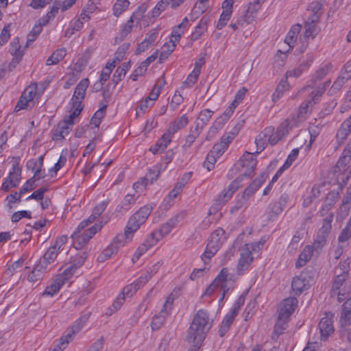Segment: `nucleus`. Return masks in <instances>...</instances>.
Returning a JSON list of instances; mask_svg holds the SVG:
<instances>
[{"mask_svg":"<svg viewBox=\"0 0 351 351\" xmlns=\"http://www.w3.org/2000/svg\"><path fill=\"white\" fill-rule=\"evenodd\" d=\"M351 237V226L350 224L347 223L346 226L344 229L341 232L338 240L339 242H345L348 241Z\"/></svg>","mask_w":351,"mask_h":351,"instance_id":"nucleus-64","label":"nucleus"},{"mask_svg":"<svg viewBox=\"0 0 351 351\" xmlns=\"http://www.w3.org/2000/svg\"><path fill=\"white\" fill-rule=\"evenodd\" d=\"M87 226V221H82L71 235V238L75 241L74 245L76 249L81 248L83 245L87 243L93 235H95L97 231L101 230L102 227L101 224L96 223L88 228L85 232L80 234L81 230Z\"/></svg>","mask_w":351,"mask_h":351,"instance_id":"nucleus-4","label":"nucleus"},{"mask_svg":"<svg viewBox=\"0 0 351 351\" xmlns=\"http://www.w3.org/2000/svg\"><path fill=\"white\" fill-rule=\"evenodd\" d=\"M66 51L64 48L58 49L47 60V65H53L58 64L66 56Z\"/></svg>","mask_w":351,"mask_h":351,"instance_id":"nucleus-34","label":"nucleus"},{"mask_svg":"<svg viewBox=\"0 0 351 351\" xmlns=\"http://www.w3.org/2000/svg\"><path fill=\"white\" fill-rule=\"evenodd\" d=\"M327 237L323 235L317 234L316 239L311 247H313L315 252L319 253L326 243Z\"/></svg>","mask_w":351,"mask_h":351,"instance_id":"nucleus-52","label":"nucleus"},{"mask_svg":"<svg viewBox=\"0 0 351 351\" xmlns=\"http://www.w3.org/2000/svg\"><path fill=\"white\" fill-rule=\"evenodd\" d=\"M21 179V168L17 162L12 166V171L10 172L8 176L4 180L1 189L3 191H8L12 188L17 187Z\"/></svg>","mask_w":351,"mask_h":351,"instance_id":"nucleus-10","label":"nucleus"},{"mask_svg":"<svg viewBox=\"0 0 351 351\" xmlns=\"http://www.w3.org/2000/svg\"><path fill=\"white\" fill-rule=\"evenodd\" d=\"M199 74V66L197 65L195 66L193 71L188 75L184 84L189 86H193L197 82Z\"/></svg>","mask_w":351,"mask_h":351,"instance_id":"nucleus-55","label":"nucleus"},{"mask_svg":"<svg viewBox=\"0 0 351 351\" xmlns=\"http://www.w3.org/2000/svg\"><path fill=\"white\" fill-rule=\"evenodd\" d=\"M159 265L156 264L152 267V268H149V271H147L145 274L141 275L138 280L134 282V285L138 286V289L144 286L153 276V275L156 272Z\"/></svg>","mask_w":351,"mask_h":351,"instance_id":"nucleus-30","label":"nucleus"},{"mask_svg":"<svg viewBox=\"0 0 351 351\" xmlns=\"http://www.w3.org/2000/svg\"><path fill=\"white\" fill-rule=\"evenodd\" d=\"M133 26V21L132 18H130L127 23L123 26L122 29L119 33V40L120 41L123 40L128 34H130L132 31Z\"/></svg>","mask_w":351,"mask_h":351,"instance_id":"nucleus-57","label":"nucleus"},{"mask_svg":"<svg viewBox=\"0 0 351 351\" xmlns=\"http://www.w3.org/2000/svg\"><path fill=\"white\" fill-rule=\"evenodd\" d=\"M184 29L183 28L182 25H178L176 26L171 35L170 40L172 43H176V42H178L181 36L184 34Z\"/></svg>","mask_w":351,"mask_h":351,"instance_id":"nucleus-54","label":"nucleus"},{"mask_svg":"<svg viewBox=\"0 0 351 351\" xmlns=\"http://www.w3.org/2000/svg\"><path fill=\"white\" fill-rule=\"evenodd\" d=\"M169 5H171L170 0H160L152 10V16L157 17L164 11Z\"/></svg>","mask_w":351,"mask_h":351,"instance_id":"nucleus-48","label":"nucleus"},{"mask_svg":"<svg viewBox=\"0 0 351 351\" xmlns=\"http://www.w3.org/2000/svg\"><path fill=\"white\" fill-rule=\"evenodd\" d=\"M332 64L330 63L326 64L320 66L312 75L311 82L313 84L322 80L331 70Z\"/></svg>","mask_w":351,"mask_h":351,"instance_id":"nucleus-28","label":"nucleus"},{"mask_svg":"<svg viewBox=\"0 0 351 351\" xmlns=\"http://www.w3.org/2000/svg\"><path fill=\"white\" fill-rule=\"evenodd\" d=\"M212 326L213 321L210 320L208 313L204 310L198 311L193 317L186 336V341L193 344L188 351L199 350Z\"/></svg>","mask_w":351,"mask_h":351,"instance_id":"nucleus-1","label":"nucleus"},{"mask_svg":"<svg viewBox=\"0 0 351 351\" xmlns=\"http://www.w3.org/2000/svg\"><path fill=\"white\" fill-rule=\"evenodd\" d=\"M330 80H328L322 84L318 87V88L311 93V101L313 102V104H316L317 101L319 100V97H322L323 93L325 92L326 88L330 86Z\"/></svg>","mask_w":351,"mask_h":351,"instance_id":"nucleus-44","label":"nucleus"},{"mask_svg":"<svg viewBox=\"0 0 351 351\" xmlns=\"http://www.w3.org/2000/svg\"><path fill=\"white\" fill-rule=\"evenodd\" d=\"M351 132V118L348 117L341 124L339 129L337 130L336 137L338 141L345 140L349 134Z\"/></svg>","mask_w":351,"mask_h":351,"instance_id":"nucleus-29","label":"nucleus"},{"mask_svg":"<svg viewBox=\"0 0 351 351\" xmlns=\"http://www.w3.org/2000/svg\"><path fill=\"white\" fill-rule=\"evenodd\" d=\"M202 130H200L199 123H197L194 128L190 130L189 134L186 138L185 143L184 144V148H189L195 139L199 136Z\"/></svg>","mask_w":351,"mask_h":351,"instance_id":"nucleus-35","label":"nucleus"},{"mask_svg":"<svg viewBox=\"0 0 351 351\" xmlns=\"http://www.w3.org/2000/svg\"><path fill=\"white\" fill-rule=\"evenodd\" d=\"M128 0H118L113 7V13L116 16H119L129 6Z\"/></svg>","mask_w":351,"mask_h":351,"instance_id":"nucleus-46","label":"nucleus"},{"mask_svg":"<svg viewBox=\"0 0 351 351\" xmlns=\"http://www.w3.org/2000/svg\"><path fill=\"white\" fill-rule=\"evenodd\" d=\"M207 28V20L202 19L196 27L195 31L192 33L191 39L197 40Z\"/></svg>","mask_w":351,"mask_h":351,"instance_id":"nucleus-45","label":"nucleus"},{"mask_svg":"<svg viewBox=\"0 0 351 351\" xmlns=\"http://www.w3.org/2000/svg\"><path fill=\"white\" fill-rule=\"evenodd\" d=\"M225 240V232L223 229L218 228L212 232L206 250L201 256L202 260L205 264H207L210 258L217 253Z\"/></svg>","mask_w":351,"mask_h":351,"instance_id":"nucleus-3","label":"nucleus"},{"mask_svg":"<svg viewBox=\"0 0 351 351\" xmlns=\"http://www.w3.org/2000/svg\"><path fill=\"white\" fill-rule=\"evenodd\" d=\"M228 276V269L223 268L218 276L215 278L212 283L206 288L204 294L210 295L217 287H221L222 285L227 282Z\"/></svg>","mask_w":351,"mask_h":351,"instance_id":"nucleus-15","label":"nucleus"},{"mask_svg":"<svg viewBox=\"0 0 351 351\" xmlns=\"http://www.w3.org/2000/svg\"><path fill=\"white\" fill-rule=\"evenodd\" d=\"M160 172L159 171H150L145 177L141 180V181H138L134 184L133 188L134 189H139L141 186L142 188H145L149 182L152 183L153 181L156 180Z\"/></svg>","mask_w":351,"mask_h":351,"instance_id":"nucleus-32","label":"nucleus"},{"mask_svg":"<svg viewBox=\"0 0 351 351\" xmlns=\"http://www.w3.org/2000/svg\"><path fill=\"white\" fill-rule=\"evenodd\" d=\"M234 319H232V315H226L224 319L223 320L219 330V336L223 337L229 330L230 325L233 322Z\"/></svg>","mask_w":351,"mask_h":351,"instance_id":"nucleus-50","label":"nucleus"},{"mask_svg":"<svg viewBox=\"0 0 351 351\" xmlns=\"http://www.w3.org/2000/svg\"><path fill=\"white\" fill-rule=\"evenodd\" d=\"M21 46L18 37L14 38L10 44V52L14 56L12 63L18 64L21 61L23 53L21 50Z\"/></svg>","mask_w":351,"mask_h":351,"instance_id":"nucleus-24","label":"nucleus"},{"mask_svg":"<svg viewBox=\"0 0 351 351\" xmlns=\"http://www.w3.org/2000/svg\"><path fill=\"white\" fill-rule=\"evenodd\" d=\"M306 274L302 273L300 276L293 278L291 287L297 294H300L308 286V280H306Z\"/></svg>","mask_w":351,"mask_h":351,"instance_id":"nucleus-20","label":"nucleus"},{"mask_svg":"<svg viewBox=\"0 0 351 351\" xmlns=\"http://www.w3.org/2000/svg\"><path fill=\"white\" fill-rule=\"evenodd\" d=\"M333 317L334 315L332 313L328 312L325 313L324 317L319 321L320 339L323 341H327L329 337L335 332Z\"/></svg>","mask_w":351,"mask_h":351,"instance_id":"nucleus-8","label":"nucleus"},{"mask_svg":"<svg viewBox=\"0 0 351 351\" xmlns=\"http://www.w3.org/2000/svg\"><path fill=\"white\" fill-rule=\"evenodd\" d=\"M136 202V198L134 195L128 194L125 196L124 199L121 203L120 208L118 210L119 211H122V210H128L130 209L131 205L134 204Z\"/></svg>","mask_w":351,"mask_h":351,"instance_id":"nucleus-47","label":"nucleus"},{"mask_svg":"<svg viewBox=\"0 0 351 351\" xmlns=\"http://www.w3.org/2000/svg\"><path fill=\"white\" fill-rule=\"evenodd\" d=\"M333 219V214L330 213L325 219L323 220L322 226L319 230L317 234L323 235L326 237H328L332 229V221Z\"/></svg>","mask_w":351,"mask_h":351,"instance_id":"nucleus-38","label":"nucleus"},{"mask_svg":"<svg viewBox=\"0 0 351 351\" xmlns=\"http://www.w3.org/2000/svg\"><path fill=\"white\" fill-rule=\"evenodd\" d=\"M337 276L332 284V290H338L346 280L348 276L346 274H336Z\"/></svg>","mask_w":351,"mask_h":351,"instance_id":"nucleus-58","label":"nucleus"},{"mask_svg":"<svg viewBox=\"0 0 351 351\" xmlns=\"http://www.w3.org/2000/svg\"><path fill=\"white\" fill-rule=\"evenodd\" d=\"M341 332L345 334L347 332L348 339L351 341V311L350 313L343 311L340 319Z\"/></svg>","mask_w":351,"mask_h":351,"instance_id":"nucleus-22","label":"nucleus"},{"mask_svg":"<svg viewBox=\"0 0 351 351\" xmlns=\"http://www.w3.org/2000/svg\"><path fill=\"white\" fill-rule=\"evenodd\" d=\"M71 130V127H68L66 123L60 122L53 134L52 139L56 141H62L69 134Z\"/></svg>","mask_w":351,"mask_h":351,"instance_id":"nucleus-27","label":"nucleus"},{"mask_svg":"<svg viewBox=\"0 0 351 351\" xmlns=\"http://www.w3.org/2000/svg\"><path fill=\"white\" fill-rule=\"evenodd\" d=\"M274 136V127L269 126L261 131L255 139L256 145V153H260L267 147L268 144L274 145L277 143Z\"/></svg>","mask_w":351,"mask_h":351,"instance_id":"nucleus-7","label":"nucleus"},{"mask_svg":"<svg viewBox=\"0 0 351 351\" xmlns=\"http://www.w3.org/2000/svg\"><path fill=\"white\" fill-rule=\"evenodd\" d=\"M174 301V296L171 293L167 298L163 305V308L160 314L153 317L151 326L153 330L159 329L165 322L166 316L171 310L172 304Z\"/></svg>","mask_w":351,"mask_h":351,"instance_id":"nucleus-9","label":"nucleus"},{"mask_svg":"<svg viewBox=\"0 0 351 351\" xmlns=\"http://www.w3.org/2000/svg\"><path fill=\"white\" fill-rule=\"evenodd\" d=\"M324 0H313L308 5V11L312 13L320 14V10Z\"/></svg>","mask_w":351,"mask_h":351,"instance_id":"nucleus-61","label":"nucleus"},{"mask_svg":"<svg viewBox=\"0 0 351 351\" xmlns=\"http://www.w3.org/2000/svg\"><path fill=\"white\" fill-rule=\"evenodd\" d=\"M288 319L289 318L281 317L278 315L272 335L273 339H277L283 332L284 330L286 329Z\"/></svg>","mask_w":351,"mask_h":351,"instance_id":"nucleus-36","label":"nucleus"},{"mask_svg":"<svg viewBox=\"0 0 351 351\" xmlns=\"http://www.w3.org/2000/svg\"><path fill=\"white\" fill-rule=\"evenodd\" d=\"M257 161L254 158V154L245 152L242 157L234 165V169L241 171V176L239 177H251L254 174L255 167Z\"/></svg>","mask_w":351,"mask_h":351,"instance_id":"nucleus-5","label":"nucleus"},{"mask_svg":"<svg viewBox=\"0 0 351 351\" xmlns=\"http://www.w3.org/2000/svg\"><path fill=\"white\" fill-rule=\"evenodd\" d=\"M89 85L88 78L82 79L76 86L71 98L72 105L82 107V101L84 99L86 90Z\"/></svg>","mask_w":351,"mask_h":351,"instance_id":"nucleus-11","label":"nucleus"},{"mask_svg":"<svg viewBox=\"0 0 351 351\" xmlns=\"http://www.w3.org/2000/svg\"><path fill=\"white\" fill-rule=\"evenodd\" d=\"M172 136L173 135L170 134L169 131L167 130V132L157 141L155 146L150 148V151L154 154L163 151L171 141Z\"/></svg>","mask_w":351,"mask_h":351,"instance_id":"nucleus-21","label":"nucleus"},{"mask_svg":"<svg viewBox=\"0 0 351 351\" xmlns=\"http://www.w3.org/2000/svg\"><path fill=\"white\" fill-rule=\"evenodd\" d=\"M290 129V121L286 119L278 127L276 131L274 130V136L277 138V143L288 134Z\"/></svg>","mask_w":351,"mask_h":351,"instance_id":"nucleus-37","label":"nucleus"},{"mask_svg":"<svg viewBox=\"0 0 351 351\" xmlns=\"http://www.w3.org/2000/svg\"><path fill=\"white\" fill-rule=\"evenodd\" d=\"M315 250L313 247L307 245L299 256L298 260L295 263V267L300 268L303 267L311 258Z\"/></svg>","mask_w":351,"mask_h":351,"instance_id":"nucleus-26","label":"nucleus"},{"mask_svg":"<svg viewBox=\"0 0 351 351\" xmlns=\"http://www.w3.org/2000/svg\"><path fill=\"white\" fill-rule=\"evenodd\" d=\"M232 13L228 12L227 11H223L221 14L220 15L219 21L217 25V28L218 29H221L227 23V22L230 20L231 17Z\"/></svg>","mask_w":351,"mask_h":351,"instance_id":"nucleus-60","label":"nucleus"},{"mask_svg":"<svg viewBox=\"0 0 351 351\" xmlns=\"http://www.w3.org/2000/svg\"><path fill=\"white\" fill-rule=\"evenodd\" d=\"M259 245L257 243H247L241 249L237 267V271L239 275L243 274L249 268L254 259L252 256V251L255 250L256 247H258ZM261 245H263V243Z\"/></svg>","mask_w":351,"mask_h":351,"instance_id":"nucleus-6","label":"nucleus"},{"mask_svg":"<svg viewBox=\"0 0 351 351\" xmlns=\"http://www.w3.org/2000/svg\"><path fill=\"white\" fill-rule=\"evenodd\" d=\"M64 284V280L57 277L53 282L46 288L43 295L53 296L60 290Z\"/></svg>","mask_w":351,"mask_h":351,"instance_id":"nucleus-40","label":"nucleus"},{"mask_svg":"<svg viewBox=\"0 0 351 351\" xmlns=\"http://www.w3.org/2000/svg\"><path fill=\"white\" fill-rule=\"evenodd\" d=\"M301 30V25L299 24H296L292 26L291 29L287 34V36L285 38V42L289 45V48H292L293 47V44L296 41L298 34L300 33Z\"/></svg>","mask_w":351,"mask_h":351,"instance_id":"nucleus-33","label":"nucleus"},{"mask_svg":"<svg viewBox=\"0 0 351 351\" xmlns=\"http://www.w3.org/2000/svg\"><path fill=\"white\" fill-rule=\"evenodd\" d=\"M41 32V27L40 25H34L32 28V29L30 31V32L27 35V43L25 45V48L28 47L30 43H33L38 36Z\"/></svg>","mask_w":351,"mask_h":351,"instance_id":"nucleus-51","label":"nucleus"},{"mask_svg":"<svg viewBox=\"0 0 351 351\" xmlns=\"http://www.w3.org/2000/svg\"><path fill=\"white\" fill-rule=\"evenodd\" d=\"M186 217V213L182 211L171 219H169L165 223H164L159 229V234L160 238H163L166 235L169 234L172 229Z\"/></svg>","mask_w":351,"mask_h":351,"instance_id":"nucleus-14","label":"nucleus"},{"mask_svg":"<svg viewBox=\"0 0 351 351\" xmlns=\"http://www.w3.org/2000/svg\"><path fill=\"white\" fill-rule=\"evenodd\" d=\"M313 62V56H310L308 58V60L306 62H302L298 67L295 68L292 70L288 71L286 73L285 77L287 78L289 77H298L301 74L307 69L311 63Z\"/></svg>","mask_w":351,"mask_h":351,"instance_id":"nucleus-25","label":"nucleus"},{"mask_svg":"<svg viewBox=\"0 0 351 351\" xmlns=\"http://www.w3.org/2000/svg\"><path fill=\"white\" fill-rule=\"evenodd\" d=\"M156 234L157 233L156 232H152L145 241L138 247L133 255V262L138 260L144 253H145L150 247L155 245L162 239L160 238V236L159 237H156Z\"/></svg>","mask_w":351,"mask_h":351,"instance_id":"nucleus-13","label":"nucleus"},{"mask_svg":"<svg viewBox=\"0 0 351 351\" xmlns=\"http://www.w3.org/2000/svg\"><path fill=\"white\" fill-rule=\"evenodd\" d=\"M337 167L339 171H343L348 174H351V151L348 149H344L343 153L337 163Z\"/></svg>","mask_w":351,"mask_h":351,"instance_id":"nucleus-17","label":"nucleus"},{"mask_svg":"<svg viewBox=\"0 0 351 351\" xmlns=\"http://www.w3.org/2000/svg\"><path fill=\"white\" fill-rule=\"evenodd\" d=\"M83 107H77L72 105L71 110L69 111V114L65 117L64 119L62 122L66 123L68 127H71V130L72 129L73 125L74 123L73 120L76 117H77L82 110Z\"/></svg>","mask_w":351,"mask_h":351,"instance_id":"nucleus-39","label":"nucleus"},{"mask_svg":"<svg viewBox=\"0 0 351 351\" xmlns=\"http://www.w3.org/2000/svg\"><path fill=\"white\" fill-rule=\"evenodd\" d=\"M299 154V149H293L288 156L285 162L283 165L285 169H288L295 160Z\"/></svg>","mask_w":351,"mask_h":351,"instance_id":"nucleus-63","label":"nucleus"},{"mask_svg":"<svg viewBox=\"0 0 351 351\" xmlns=\"http://www.w3.org/2000/svg\"><path fill=\"white\" fill-rule=\"evenodd\" d=\"M58 251L56 250V247H50L43 256L44 263L49 265L52 263L57 257Z\"/></svg>","mask_w":351,"mask_h":351,"instance_id":"nucleus-49","label":"nucleus"},{"mask_svg":"<svg viewBox=\"0 0 351 351\" xmlns=\"http://www.w3.org/2000/svg\"><path fill=\"white\" fill-rule=\"evenodd\" d=\"M287 78L282 79L276 87V91L272 96L273 101H276L283 93L289 89V84L287 82Z\"/></svg>","mask_w":351,"mask_h":351,"instance_id":"nucleus-41","label":"nucleus"},{"mask_svg":"<svg viewBox=\"0 0 351 351\" xmlns=\"http://www.w3.org/2000/svg\"><path fill=\"white\" fill-rule=\"evenodd\" d=\"M77 268V265L75 263H72V265L69 267L66 268L62 274L58 276V278H61L62 280H64V283H65L71 278Z\"/></svg>","mask_w":351,"mask_h":351,"instance_id":"nucleus-53","label":"nucleus"},{"mask_svg":"<svg viewBox=\"0 0 351 351\" xmlns=\"http://www.w3.org/2000/svg\"><path fill=\"white\" fill-rule=\"evenodd\" d=\"M265 180V176L263 173L256 178L243 191L242 197L249 200L250 197L261 187Z\"/></svg>","mask_w":351,"mask_h":351,"instance_id":"nucleus-18","label":"nucleus"},{"mask_svg":"<svg viewBox=\"0 0 351 351\" xmlns=\"http://www.w3.org/2000/svg\"><path fill=\"white\" fill-rule=\"evenodd\" d=\"M289 199V196L287 194L282 195L278 202H275L271 206V212L273 215L277 216L282 212Z\"/></svg>","mask_w":351,"mask_h":351,"instance_id":"nucleus-31","label":"nucleus"},{"mask_svg":"<svg viewBox=\"0 0 351 351\" xmlns=\"http://www.w3.org/2000/svg\"><path fill=\"white\" fill-rule=\"evenodd\" d=\"M298 305V300L294 297H290L283 300L278 307V315L281 317H287L291 315Z\"/></svg>","mask_w":351,"mask_h":351,"instance_id":"nucleus-12","label":"nucleus"},{"mask_svg":"<svg viewBox=\"0 0 351 351\" xmlns=\"http://www.w3.org/2000/svg\"><path fill=\"white\" fill-rule=\"evenodd\" d=\"M77 0H56L49 12H47V17L51 19L55 17L59 9L64 12L71 8Z\"/></svg>","mask_w":351,"mask_h":351,"instance_id":"nucleus-16","label":"nucleus"},{"mask_svg":"<svg viewBox=\"0 0 351 351\" xmlns=\"http://www.w3.org/2000/svg\"><path fill=\"white\" fill-rule=\"evenodd\" d=\"M152 210V206L149 205L141 207L129 219L125 230V236L126 239L132 237L133 233L145 222L148 217L150 215Z\"/></svg>","mask_w":351,"mask_h":351,"instance_id":"nucleus-2","label":"nucleus"},{"mask_svg":"<svg viewBox=\"0 0 351 351\" xmlns=\"http://www.w3.org/2000/svg\"><path fill=\"white\" fill-rule=\"evenodd\" d=\"M37 87L36 85H31L27 86L23 91L22 95L29 101H32L36 94Z\"/></svg>","mask_w":351,"mask_h":351,"instance_id":"nucleus-59","label":"nucleus"},{"mask_svg":"<svg viewBox=\"0 0 351 351\" xmlns=\"http://www.w3.org/2000/svg\"><path fill=\"white\" fill-rule=\"evenodd\" d=\"M241 178H238L232 181L227 189H225L219 195V201L222 203L227 202L233 195V193L239 189V182Z\"/></svg>","mask_w":351,"mask_h":351,"instance_id":"nucleus-19","label":"nucleus"},{"mask_svg":"<svg viewBox=\"0 0 351 351\" xmlns=\"http://www.w3.org/2000/svg\"><path fill=\"white\" fill-rule=\"evenodd\" d=\"M189 123V119L186 114L172 121L168 129L169 133L173 135L176 132L184 128Z\"/></svg>","mask_w":351,"mask_h":351,"instance_id":"nucleus-23","label":"nucleus"},{"mask_svg":"<svg viewBox=\"0 0 351 351\" xmlns=\"http://www.w3.org/2000/svg\"><path fill=\"white\" fill-rule=\"evenodd\" d=\"M217 158L219 157L215 156V154H212V152L208 154L206 160L204 162V167L207 169L208 171H210L214 168L215 163L217 161Z\"/></svg>","mask_w":351,"mask_h":351,"instance_id":"nucleus-56","label":"nucleus"},{"mask_svg":"<svg viewBox=\"0 0 351 351\" xmlns=\"http://www.w3.org/2000/svg\"><path fill=\"white\" fill-rule=\"evenodd\" d=\"M137 290L138 286L134 285L133 282L130 285L125 286L120 294L124 296L125 298V296L132 297L136 292Z\"/></svg>","mask_w":351,"mask_h":351,"instance_id":"nucleus-62","label":"nucleus"},{"mask_svg":"<svg viewBox=\"0 0 351 351\" xmlns=\"http://www.w3.org/2000/svg\"><path fill=\"white\" fill-rule=\"evenodd\" d=\"M213 113V111L210 110V109H206L200 112L196 120V123H199L201 130L203 129L204 125L208 123Z\"/></svg>","mask_w":351,"mask_h":351,"instance_id":"nucleus-42","label":"nucleus"},{"mask_svg":"<svg viewBox=\"0 0 351 351\" xmlns=\"http://www.w3.org/2000/svg\"><path fill=\"white\" fill-rule=\"evenodd\" d=\"M176 46V43L171 41L166 43L163 45L162 51L159 56V62L160 63L168 58L169 56L175 50Z\"/></svg>","mask_w":351,"mask_h":351,"instance_id":"nucleus-43","label":"nucleus"}]
</instances>
